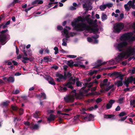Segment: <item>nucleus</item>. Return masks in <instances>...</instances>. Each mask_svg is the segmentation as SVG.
I'll return each instance as SVG.
<instances>
[{"label":"nucleus","instance_id":"nucleus-61","mask_svg":"<svg viewBox=\"0 0 135 135\" xmlns=\"http://www.w3.org/2000/svg\"><path fill=\"white\" fill-rule=\"evenodd\" d=\"M45 52L46 53L49 54L50 52V51L47 48L45 50Z\"/></svg>","mask_w":135,"mask_h":135},{"label":"nucleus","instance_id":"nucleus-20","mask_svg":"<svg viewBox=\"0 0 135 135\" xmlns=\"http://www.w3.org/2000/svg\"><path fill=\"white\" fill-rule=\"evenodd\" d=\"M9 102L8 101H7L5 102H2L1 104V105L2 107H6L7 106L9 103Z\"/></svg>","mask_w":135,"mask_h":135},{"label":"nucleus","instance_id":"nucleus-50","mask_svg":"<svg viewBox=\"0 0 135 135\" xmlns=\"http://www.w3.org/2000/svg\"><path fill=\"white\" fill-rule=\"evenodd\" d=\"M102 101V99L100 98H98L96 99V103H99L100 102Z\"/></svg>","mask_w":135,"mask_h":135},{"label":"nucleus","instance_id":"nucleus-9","mask_svg":"<svg viewBox=\"0 0 135 135\" xmlns=\"http://www.w3.org/2000/svg\"><path fill=\"white\" fill-rule=\"evenodd\" d=\"M127 43L126 41H124L117 44L115 46L119 51L124 50L126 48Z\"/></svg>","mask_w":135,"mask_h":135},{"label":"nucleus","instance_id":"nucleus-57","mask_svg":"<svg viewBox=\"0 0 135 135\" xmlns=\"http://www.w3.org/2000/svg\"><path fill=\"white\" fill-rule=\"evenodd\" d=\"M87 39L88 41L89 42H91L93 41V39L90 37H88Z\"/></svg>","mask_w":135,"mask_h":135},{"label":"nucleus","instance_id":"nucleus-2","mask_svg":"<svg viewBox=\"0 0 135 135\" xmlns=\"http://www.w3.org/2000/svg\"><path fill=\"white\" fill-rule=\"evenodd\" d=\"M135 53V49L129 46L126 48V50L120 53L118 56L116 57L114 60H111L109 61L110 65L116 64L117 62L125 59H126L129 57L133 55Z\"/></svg>","mask_w":135,"mask_h":135},{"label":"nucleus","instance_id":"nucleus-13","mask_svg":"<svg viewBox=\"0 0 135 135\" xmlns=\"http://www.w3.org/2000/svg\"><path fill=\"white\" fill-rule=\"evenodd\" d=\"M94 115L91 114L86 115L85 117H84V119L86 121L93 120H94Z\"/></svg>","mask_w":135,"mask_h":135},{"label":"nucleus","instance_id":"nucleus-4","mask_svg":"<svg viewBox=\"0 0 135 135\" xmlns=\"http://www.w3.org/2000/svg\"><path fill=\"white\" fill-rule=\"evenodd\" d=\"M132 26L135 32V22L133 23ZM133 33L132 32L125 33L121 36L120 39L122 41L128 40L129 41H133L135 40V37H133Z\"/></svg>","mask_w":135,"mask_h":135},{"label":"nucleus","instance_id":"nucleus-45","mask_svg":"<svg viewBox=\"0 0 135 135\" xmlns=\"http://www.w3.org/2000/svg\"><path fill=\"white\" fill-rule=\"evenodd\" d=\"M98 107V106L97 105H95L94 106V107H90L89 110H93L95 109H97Z\"/></svg>","mask_w":135,"mask_h":135},{"label":"nucleus","instance_id":"nucleus-33","mask_svg":"<svg viewBox=\"0 0 135 135\" xmlns=\"http://www.w3.org/2000/svg\"><path fill=\"white\" fill-rule=\"evenodd\" d=\"M106 5L104 4L101 5L100 6V8L101 10L103 11L106 8Z\"/></svg>","mask_w":135,"mask_h":135},{"label":"nucleus","instance_id":"nucleus-58","mask_svg":"<svg viewBox=\"0 0 135 135\" xmlns=\"http://www.w3.org/2000/svg\"><path fill=\"white\" fill-rule=\"evenodd\" d=\"M57 29L58 30H61L63 29V27L61 26H58L57 27Z\"/></svg>","mask_w":135,"mask_h":135},{"label":"nucleus","instance_id":"nucleus-29","mask_svg":"<svg viewBox=\"0 0 135 135\" xmlns=\"http://www.w3.org/2000/svg\"><path fill=\"white\" fill-rule=\"evenodd\" d=\"M8 81L10 82H13L14 81V78L13 77L10 76L8 78Z\"/></svg>","mask_w":135,"mask_h":135},{"label":"nucleus","instance_id":"nucleus-5","mask_svg":"<svg viewBox=\"0 0 135 135\" xmlns=\"http://www.w3.org/2000/svg\"><path fill=\"white\" fill-rule=\"evenodd\" d=\"M94 83L97 84H98V82L97 80H95L93 82L85 83L84 86L81 88V91H83V92L84 94L86 93L89 90L90 87L93 86V84Z\"/></svg>","mask_w":135,"mask_h":135},{"label":"nucleus","instance_id":"nucleus-11","mask_svg":"<svg viewBox=\"0 0 135 135\" xmlns=\"http://www.w3.org/2000/svg\"><path fill=\"white\" fill-rule=\"evenodd\" d=\"M62 34L63 35H65L66 37L67 38L69 37L70 36L73 37L75 35V33L72 32L69 33L68 31L65 29H64L63 33H62Z\"/></svg>","mask_w":135,"mask_h":135},{"label":"nucleus","instance_id":"nucleus-49","mask_svg":"<svg viewBox=\"0 0 135 135\" xmlns=\"http://www.w3.org/2000/svg\"><path fill=\"white\" fill-rule=\"evenodd\" d=\"M19 93V91L18 90H16L13 92V93L14 94H18Z\"/></svg>","mask_w":135,"mask_h":135},{"label":"nucleus","instance_id":"nucleus-22","mask_svg":"<svg viewBox=\"0 0 135 135\" xmlns=\"http://www.w3.org/2000/svg\"><path fill=\"white\" fill-rule=\"evenodd\" d=\"M134 4H133V3H132V1H129L127 3V4L130 7H131L133 9H135V4L134 5Z\"/></svg>","mask_w":135,"mask_h":135},{"label":"nucleus","instance_id":"nucleus-51","mask_svg":"<svg viewBox=\"0 0 135 135\" xmlns=\"http://www.w3.org/2000/svg\"><path fill=\"white\" fill-rule=\"evenodd\" d=\"M114 102H115V101L114 100H112V99H111L109 101V103L110 104H111V105H112L113 104V103H114Z\"/></svg>","mask_w":135,"mask_h":135},{"label":"nucleus","instance_id":"nucleus-52","mask_svg":"<svg viewBox=\"0 0 135 135\" xmlns=\"http://www.w3.org/2000/svg\"><path fill=\"white\" fill-rule=\"evenodd\" d=\"M127 116L124 117H123L121 118L119 120L121 121H124L127 118Z\"/></svg>","mask_w":135,"mask_h":135},{"label":"nucleus","instance_id":"nucleus-10","mask_svg":"<svg viewBox=\"0 0 135 135\" xmlns=\"http://www.w3.org/2000/svg\"><path fill=\"white\" fill-rule=\"evenodd\" d=\"M69 82L63 84L64 86H66L69 88L73 89V87L71 85L72 84H74L76 81L75 78L71 77L69 79Z\"/></svg>","mask_w":135,"mask_h":135},{"label":"nucleus","instance_id":"nucleus-46","mask_svg":"<svg viewBox=\"0 0 135 135\" xmlns=\"http://www.w3.org/2000/svg\"><path fill=\"white\" fill-rule=\"evenodd\" d=\"M10 22V21H7L5 25L3 26V28H4L7 25L9 24Z\"/></svg>","mask_w":135,"mask_h":135},{"label":"nucleus","instance_id":"nucleus-54","mask_svg":"<svg viewBox=\"0 0 135 135\" xmlns=\"http://www.w3.org/2000/svg\"><path fill=\"white\" fill-rule=\"evenodd\" d=\"M24 124L25 125L28 126H30V123L28 121L24 122Z\"/></svg>","mask_w":135,"mask_h":135},{"label":"nucleus","instance_id":"nucleus-12","mask_svg":"<svg viewBox=\"0 0 135 135\" xmlns=\"http://www.w3.org/2000/svg\"><path fill=\"white\" fill-rule=\"evenodd\" d=\"M134 81V84H135V79L134 78L133 79V78L132 77H130L128 78L126 80L124 83V84L127 87H128V84Z\"/></svg>","mask_w":135,"mask_h":135},{"label":"nucleus","instance_id":"nucleus-59","mask_svg":"<svg viewBox=\"0 0 135 135\" xmlns=\"http://www.w3.org/2000/svg\"><path fill=\"white\" fill-rule=\"evenodd\" d=\"M106 89V88L102 89H101L100 90V93H104V92L105 90H105Z\"/></svg>","mask_w":135,"mask_h":135},{"label":"nucleus","instance_id":"nucleus-35","mask_svg":"<svg viewBox=\"0 0 135 135\" xmlns=\"http://www.w3.org/2000/svg\"><path fill=\"white\" fill-rule=\"evenodd\" d=\"M74 62L72 61H68V65L70 67H72L73 66Z\"/></svg>","mask_w":135,"mask_h":135},{"label":"nucleus","instance_id":"nucleus-36","mask_svg":"<svg viewBox=\"0 0 135 135\" xmlns=\"http://www.w3.org/2000/svg\"><path fill=\"white\" fill-rule=\"evenodd\" d=\"M127 114L124 112H122L119 114V117H123L127 115Z\"/></svg>","mask_w":135,"mask_h":135},{"label":"nucleus","instance_id":"nucleus-25","mask_svg":"<svg viewBox=\"0 0 135 135\" xmlns=\"http://www.w3.org/2000/svg\"><path fill=\"white\" fill-rule=\"evenodd\" d=\"M98 71L97 70H90L89 71L88 74L90 76H91L94 74H96Z\"/></svg>","mask_w":135,"mask_h":135},{"label":"nucleus","instance_id":"nucleus-15","mask_svg":"<svg viewBox=\"0 0 135 135\" xmlns=\"http://www.w3.org/2000/svg\"><path fill=\"white\" fill-rule=\"evenodd\" d=\"M56 118V116L54 114H50L49 116L47 118V120L49 123L54 121Z\"/></svg>","mask_w":135,"mask_h":135},{"label":"nucleus","instance_id":"nucleus-64","mask_svg":"<svg viewBox=\"0 0 135 135\" xmlns=\"http://www.w3.org/2000/svg\"><path fill=\"white\" fill-rule=\"evenodd\" d=\"M19 113L20 115H21L23 114V110H19Z\"/></svg>","mask_w":135,"mask_h":135},{"label":"nucleus","instance_id":"nucleus-43","mask_svg":"<svg viewBox=\"0 0 135 135\" xmlns=\"http://www.w3.org/2000/svg\"><path fill=\"white\" fill-rule=\"evenodd\" d=\"M50 1L51 2L49 3V5H51L54 3L55 4H56L58 3L57 2H55L54 3L53 2L54 1V0H50Z\"/></svg>","mask_w":135,"mask_h":135},{"label":"nucleus","instance_id":"nucleus-42","mask_svg":"<svg viewBox=\"0 0 135 135\" xmlns=\"http://www.w3.org/2000/svg\"><path fill=\"white\" fill-rule=\"evenodd\" d=\"M11 108L12 110H17L18 109V107L15 105H12L11 106Z\"/></svg>","mask_w":135,"mask_h":135},{"label":"nucleus","instance_id":"nucleus-16","mask_svg":"<svg viewBox=\"0 0 135 135\" xmlns=\"http://www.w3.org/2000/svg\"><path fill=\"white\" fill-rule=\"evenodd\" d=\"M56 76L58 77V78L56 79L58 81H60L62 79H64V80L65 79V78L61 74H56Z\"/></svg>","mask_w":135,"mask_h":135},{"label":"nucleus","instance_id":"nucleus-8","mask_svg":"<svg viewBox=\"0 0 135 135\" xmlns=\"http://www.w3.org/2000/svg\"><path fill=\"white\" fill-rule=\"evenodd\" d=\"M124 27V25L123 23H116L114 26L113 31L115 33H119Z\"/></svg>","mask_w":135,"mask_h":135},{"label":"nucleus","instance_id":"nucleus-62","mask_svg":"<svg viewBox=\"0 0 135 135\" xmlns=\"http://www.w3.org/2000/svg\"><path fill=\"white\" fill-rule=\"evenodd\" d=\"M12 62L15 65H18V62L15 61H12Z\"/></svg>","mask_w":135,"mask_h":135},{"label":"nucleus","instance_id":"nucleus-18","mask_svg":"<svg viewBox=\"0 0 135 135\" xmlns=\"http://www.w3.org/2000/svg\"><path fill=\"white\" fill-rule=\"evenodd\" d=\"M83 6L84 8H85L86 10L88 11L89 10H91L92 9V7L91 6L88 5L86 4H85L83 5Z\"/></svg>","mask_w":135,"mask_h":135},{"label":"nucleus","instance_id":"nucleus-56","mask_svg":"<svg viewBox=\"0 0 135 135\" xmlns=\"http://www.w3.org/2000/svg\"><path fill=\"white\" fill-rule=\"evenodd\" d=\"M37 4H42L43 3V2L41 0H37Z\"/></svg>","mask_w":135,"mask_h":135},{"label":"nucleus","instance_id":"nucleus-6","mask_svg":"<svg viewBox=\"0 0 135 135\" xmlns=\"http://www.w3.org/2000/svg\"><path fill=\"white\" fill-rule=\"evenodd\" d=\"M109 84L110 83L108 81V79H105L104 80L103 82L101 83L100 84V86L102 89L106 88L105 90L106 91H107L113 86V85L112 86H109Z\"/></svg>","mask_w":135,"mask_h":135},{"label":"nucleus","instance_id":"nucleus-17","mask_svg":"<svg viewBox=\"0 0 135 135\" xmlns=\"http://www.w3.org/2000/svg\"><path fill=\"white\" fill-rule=\"evenodd\" d=\"M61 111H60L59 110H58L57 111V115L56 116V118L58 117L59 118H60L61 116L60 115V114L62 115H69V114H67L66 113H61Z\"/></svg>","mask_w":135,"mask_h":135},{"label":"nucleus","instance_id":"nucleus-63","mask_svg":"<svg viewBox=\"0 0 135 135\" xmlns=\"http://www.w3.org/2000/svg\"><path fill=\"white\" fill-rule=\"evenodd\" d=\"M70 9L71 10H75L76 9V8L73 6H71L70 7Z\"/></svg>","mask_w":135,"mask_h":135},{"label":"nucleus","instance_id":"nucleus-53","mask_svg":"<svg viewBox=\"0 0 135 135\" xmlns=\"http://www.w3.org/2000/svg\"><path fill=\"white\" fill-rule=\"evenodd\" d=\"M112 16H114L115 17H117L119 15L118 14H115L114 12H113L112 14Z\"/></svg>","mask_w":135,"mask_h":135},{"label":"nucleus","instance_id":"nucleus-7","mask_svg":"<svg viewBox=\"0 0 135 135\" xmlns=\"http://www.w3.org/2000/svg\"><path fill=\"white\" fill-rule=\"evenodd\" d=\"M8 30H6L1 32L2 35L0 37V42H4V44H5L6 39L8 40L10 38L8 34H4Z\"/></svg>","mask_w":135,"mask_h":135},{"label":"nucleus","instance_id":"nucleus-34","mask_svg":"<svg viewBox=\"0 0 135 135\" xmlns=\"http://www.w3.org/2000/svg\"><path fill=\"white\" fill-rule=\"evenodd\" d=\"M124 15L123 13H121L119 15V18H118L117 20L118 21H120L122 20L124 18Z\"/></svg>","mask_w":135,"mask_h":135},{"label":"nucleus","instance_id":"nucleus-47","mask_svg":"<svg viewBox=\"0 0 135 135\" xmlns=\"http://www.w3.org/2000/svg\"><path fill=\"white\" fill-rule=\"evenodd\" d=\"M124 7L125 9L127 11H128L129 10V8L128 7L127 4H125Z\"/></svg>","mask_w":135,"mask_h":135},{"label":"nucleus","instance_id":"nucleus-30","mask_svg":"<svg viewBox=\"0 0 135 135\" xmlns=\"http://www.w3.org/2000/svg\"><path fill=\"white\" fill-rule=\"evenodd\" d=\"M75 79L76 81V85L78 86H81L82 84L81 83L78 81V79L75 78Z\"/></svg>","mask_w":135,"mask_h":135},{"label":"nucleus","instance_id":"nucleus-19","mask_svg":"<svg viewBox=\"0 0 135 135\" xmlns=\"http://www.w3.org/2000/svg\"><path fill=\"white\" fill-rule=\"evenodd\" d=\"M114 116L115 115L114 114H108L105 115L104 117L106 118H112V119H115V118H113Z\"/></svg>","mask_w":135,"mask_h":135},{"label":"nucleus","instance_id":"nucleus-39","mask_svg":"<svg viewBox=\"0 0 135 135\" xmlns=\"http://www.w3.org/2000/svg\"><path fill=\"white\" fill-rule=\"evenodd\" d=\"M43 60L44 61L46 62H48L49 61V56H46L44 57V58Z\"/></svg>","mask_w":135,"mask_h":135},{"label":"nucleus","instance_id":"nucleus-28","mask_svg":"<svg viewBox=\"0 0 135 135\" xmlns=\"http://www.w3.org/2000/svg\"><path fill=\"white\" fill-rule=\"evenodd\" d=\"M38 97L43 98L44 99H46V95L44 93H42L41 95H38Z\"/></svg>","mask_w":135,"mask_h":135},{"label":"nucleus","instance_id":"nucleus-55","mask_svg":"<svg viewBox=\"0 0 135 135\" xmlns=\"http://www.w3.org/2000/svg\"><path fill=\"white\" fill-rule=\"evenodd\" d=\"M130 104L131 105H132L134 104H135V100H131V101H130Z\"/></svg>","mask_w":135,"mask_h":135},{"label":"nucleus","instance_id":"nucleus-21","mask_svg":"<svg viewBox=\"0 0 135 135\" xmlns=\"http://www.w3.org/2000/svg\"><path fill=\"white\" fill-rule=\"evenodd\" d=\"M40 115V112L39 111H36L35 113L33 114V117L35 118H38L39 117V116Z\"/></svg>","mask_w":135,"mask_h":135},{"label":"nucleus","instance_id":"nucleus-23","mask_svg":"<svg viewBox=\"0 0 135 135\" xmlns=\"http://www.w3.org/2000/svg\"><path fill=\"white\" fill-rule=\"evenodd\" d=\"M99 36V35H95L94 36H92V38L95 39V40L94 41V43L96 44L98 43V41L97 40H96V39L98 38Z\"/></svg>","mask_w":135,"mask_h":135},{"label":"nucleus","instance_id":"nucleus-37","mask_svg":"<svg viewBox=\"0 0 135 135\" xmlns=\"http://www.w3.org/2000/svg\"><path fill=\"white\" fill-rule=\"evenodd\" d=\"M54 50L55 51V54L56 55L58 52L59 49L57 47H55L54 49Z\"/></svg>","mask_w":135,"mask_h":135},{"label":"nucleus","instance_id":"nucleus-24","mask_svg":"<svg viewBox=\"0 0 135 135\" xmlns=\"http://www.w3.org/2000/svg\"><path fill=\"white\" fill-rule=\"evenodd\" d=\"M59 91L63 92L66 91L67 90V88L65 87L60 86L59 88Z\"/></svg>","mask_w":135,"mask_h":135},{"label":"nucleus","instance_id":"nucleus-32","mask_svg":"<svg viewBox=\"0 0 135 135\" xmlns=\"http://www.w3.org/2000/svg\"><path fill=\"white\" fill-rule=\"evenodd\" d=\"M31 128L33 129H37L39 128V126L37 124H35L33 126L31 127Z\"/></svg>","mask_w":135,"mask_h":135},{"label":"nucleus","instance_id":"nucleus-26","mask_svg":"<svg viewBox=\"0 0 135 135\" xmlns=\"http://www.w3.org/2000/svg\"><path fill=\"white\" fill-rule=\"evenodd\" d=\"M67 41V38H63L62 40L63 42L62 43V45L64 46H66L67 45L66 42Z\"/></svg>","mask_w":135,"mask_h":135},{"label":"nucleus","instance_id":"nucleus-38","mask_svg":"<svg viewBox=\"0 0 135 135\" xmlns=\"http://www.w3.org/2000/svg\"><path fill=\"white\" fill-rule=\"evenodd\" d=\"M66 56L68 57H69L71 58H74L76 57L77 56L76 55H67Z\"/></svg>","mask_w":135,"mask_h":135},{"label":"nucleus","instance_id":"nucleus-3","mask_svg":"<svg viewBox=\"0 0 135 135\" xmlns=\"http://www.w3.org/2000/svg\"><path fill=\"white\" fill-rule=\"evenodd\" d=\"M85 95L83 91L80 94H77L76 93V90H72L70 96L64 97V99L67 102H73L75 98L80 99L82 98V96Z\"/></svg>","mask_w":135,"mask_h":135},{"label":"nucleus","instance_id":"nucleus-40","mask_svg":"<svg viewBox=\"0 0 135 135\" xmlns=\"http://www.w3.org/2000/svg\"><path fill=\"white\" fill-rule=\"evenodd\" d=\"M123 99H124L123 98H120L118 100V102L120 104L122 103L123 102Z\"/></svg>","mask_w":135,"mask_h":135},{"label":"nucleus","instance_id":"nucleus-44","mask_svg":"<svg viewBox=\"0 0 135 135\" xmlns=\"http://www.w3.org/2000/svg\"><path fill=\"white\" fill-rule=\"evenodd\" d=\"M49 83L52 85H54L55 84V83L54 81V80L52 79H51L49 81Z\"/></svg>","mask_w":135,"mask_h":135},{"label":"nucleus","instance_id":"nucleus-14","mask_svg":"<svg viewBox=\"0 0 135 135\" xmlns=\"http://www.w3.org/2000/svg\"><path fill=\"white\" fill-rule=\"evenodd\" d=\"M119 77L120 80H118L116 82V84L118 87L122 86L123 84L122 81L123 79V77L122 75L120 74H119Z\"/></svg>","mask_w":135,"mask_h":135},{"label":"nucleus","instance_id":"nucleus-41","mask_svg":"<svg viewBox=\"0 0 135 135\" xmlns=\"http://www.w3.org/2000/svg\"><path fill=\"white\" fill-rule=\"evenodd\" d=\"M106 5V7H107L108 8H110V7H112V6L113 5V4L112 3H107Z\"/></svg>","mask_w":135,"mask_h":135},{"label":"nucleus","instance_id":"nucleus-48","mask_svg":"<svg viewBox=\"0 0 135 135\" xmlns=\"http://www.w3.org/2000/svg\"><path fill=\"white\" fill-rule=\"evenodd\" d=\"M112 105L109 103H108L106 105V107L107 109H110L112 107Z\"/></svg>","mask_w":135,"mask_h":135},{"label":"nucleus","instance_id":"nucleus-1","mask_svg":"<svg viewBox=\"0 0 135 135\" xmlns=\"http://www.w3.org/2000/svg\"><path fill=\"white\" fill-rule=\"evenodd\" d=\"M90 16L88 15L85 17H78L72 22V25L77 31L86 30L90 32H97L99 30L97 23V20H93L89 18Z\"/></svg>","mask_w":135,"mask_h":135},{"label":"nucleus","instance_id":"nucleus-27","mask_svg":"<svg viewBox=\"0 0 135 135\" xmlns=\"http://www.w3.org/2000/svg\"><path fill=\"white\" fill-rule=\"evenodd\" d=\"M97 62L98 64L97 65V67H99L100 66L102 65H104L105 64L106 62H103V63H102V61L99 60H98L97 61Z\"/></svg>","mask_w":135,"mask_h":135},{"label":"nucleus","instance_id":"nucleus-60","mask_svg":"<svg viewBox=\"0 0 135 135\" xmlns=\"http://www.w3.org/2000/svg\"><path fill=\"white\" fill-rule=\"evenodd\" d=\"M54 112V110H48V113L52 114Z\"/></svg>","mask_w":135,"mask_h":135},{"label":"nucleus","instance_id":"nucleus-31","mask_svg":"<svg viewBox=\"0 0 135 135\" xmlns=\"http://www.w3.org/2000/svg\"><path fill=\"white\" fill-rule=\"evenodd\" d=\"M107 16L105 14L103 13L102 15V20H105L107 19Z\"/></svg>","mask_w":135,"mask_h":135}]
</instances>
